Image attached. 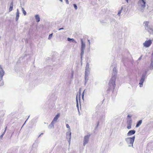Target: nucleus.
Segmentation results:
<instances>
[{"mask_svg": "<svg viewBox=\"0 0 153 153\" xmlns=\"http://www.w3.org/2000/svg\"><path fill=\"white\" fill-rule=\"evenodd\" d=\"M35 18L37 22H38L40 21V18L38 15H36L35 16Z\"/></svg>", "mask_w": 153, "mask_h": 153, "instance_id": "6ab92c4d", "label": "nucleus"}, {"mask_svg": "<svg viewBox=\"0 0 153 153\" xmlns=\"http://www.w3.org/2000/svg\"><path fill=\"white\" fill-rule=\"evenodd\" d=\"M53 34V33H52L49 35L48 38V39H51V38L52 37Z\"/></svg>", "mask_w": 153, "mask_h": 153, "instance_id": "cd10ccee", "label": "nucleus"}, {"mask_svg": "<svg viewBox=\"0 0 153 153\" xmlns=\"http://www.w3.org/2000/svg\"><path fill=\"white\" fill-rule=\"evenodd\" d=\"M142 120H140L139 121H138L137 123L136 126V127L137 128L140 125L142 124Z\"/></svg>", "mask_w": 153, "mask_h": 153, "instance_id": "a211bd4d", "label": "nucleus"}, {"mask_svg": "<svg viewBox=\"0 0 153 153\" xmlns=\"http://www.w3.org/2000/svg\"><path fill=\"white\" fill-rule=\"evenodd\" d=\"M85 90H84L83 92V93L82 94V99H83V98H84V92H85Z\"/></svg>", "mask_w": 153, "mask_h": 153, "instance_id": "2f4dec72", "label": "nucleus"}, {"mask_svg": "<svg viewBox=\"0 0 153 153\" xmlns=\"http://www.w3.org/2000/svg\"><path fill=\"white\" fill-rule=\"evenodd\" d=\"M37 146L36 144H33L32 147V148L30 151V153H36L37 151Z\"/></svg>", "mask_w": 153, "mask_h": 153, "instance_id": "1a4fd4ad", "label": "nucleus"}, {"mask_svg": "<svg viewBox=\"0 0 153 153\" xmlns=\"http://www.w3.org/2000/svg\"><path fill=\"white\" fill-rule=\"evenodd\" d=\"M125 0L126 1V2H128V0Z\"/></svg>", "mask_w": 153, "mask_h": 153, "instance_id": "49530a36", "label": "nucleus"}, {"mask_svg": "<svg viewBox=\"0 0 153 153\" xmlns=\"http://www.w3.org/2000/svg\"><path fill=\"white\" fill-rule=\"evenodd\" d=\"M3 137V136H2V135H1L0 136V139H2V137Z\"/></svg>", "mask_w": 153, "mask_h": 153, "instance_id": "79ce46f5", "label": "nucleus"}, {"mask_svg": "<svg viewBox=\"0 0 153 153\" xmlns=\"http://www.w3.org/2000/svg\"><path fill=\"white\" fill-rule=\"evenodd\" d=\"M66 127L67 128H69L68 129V131L70 130V126H69V125L68 124H67L66 125Z\"/></svg>", "mask_w": 153, "mask_h": 153, "instance_id": "7c9ffc66", "label": "nucleus"}, {"mask_svg": "<svg viewBox=\"0 0 153 153\" xmlns=\"http://www.w3.org/2000/svg\"><path fill=\"white\" fill-rule=\"evenodd\" d=\"M99 122H98V123H97V126H96V128H97L98 126L99 125Z\"/></svg>", "mask_w": 153, "mask_h": 153, "instance_id": "4c0bfd02", "label": "nucleus"}, {"mask_svg": "<svg viewBox=\"0 0 153 153\" xmlns=\"http://www.w3.org/2000/svg\"><path fill=\"white\" fill-rule=\"evenodd\" d=\"M63 29H64V28L63 27H62V28H59V29L58 30H63Z\"/></svg>", "mask_w": 153, "mask_h": 153, "instance_id": "c9c22d12", "label": "nucleus"}, {"mask_svg": "<svg viewBox=\"0 0 153 153\" xmlns=\"http://www.w3.org/2000/svg\"><path fill=\"white\" fill-rule=\"evenodd\" d=\"M90 136V135L89 134H87L85 136L83 140V145L84 146H85L88 143L89 141V139Z\"/></svg>", "mask_w": 153, "mask_h": 153, "instance_id": "423d86ee", "label": "nucleus"}, {"mask_svg": "<svg viewBox=\"0 0 153 153\" xmlns=\"http://www.w3.org/2000/svg\"><path fill=\"white\" fill-rule=\"evenodd\" d=\"M123 9V7H122L121 9L118 12V13L117 14V15L118 16H120V14L121 13L122 10Z\"/></svg>", "mask_w": 153, "mask_h": 153, "instance_id": "a878e982", "label": "nucleus"}, {"mask_svg": "<svg viewBox=\"0 0 153 153\" xmlns=\"http://www.w3.org/2000/svg\"><path fill=\"white\" fill-rule=\"evenodd\" d=\"M43 134V133H41V134L38 137H39L41 135H42Z\"/></svg>", "mask_w": 153, "mask_h": 153, "instance_id": "37998d69", "label": "nucleus"}, {"mask_svg": "<svg viewBox=\"0 0 153 153\" xmlns=\"http://www.w3.org/2000/svg\"><path fill=\"white\" fill-rule=\"evenodd\" d=\"M22 12H23V13L24 14V15L25 16L26 15L27 13H26V11L24 10L23 8H22Z\"/></svg>", "mask_w": 153, "mask_h": 153, "instance_id": "393cba45", "label": "nucleus"}, {"mask_svg": "<svg viewBox=\"0 0 153 153\" xmlns=\"http://www.w3.org/2000/svg\"><path fill=\"white\" fill-rule=\"evenodd\" d=\"M4 74V71L2 68L0 67V80H2L3 76Z\"/></svg>", "mask_w": 153, "mask_h": 153, "instance_id": "9b49d317", "label": "nucleus"}, {"mask_svg": "<svg viewBox=\"0 0 153 153\" xmlns=\"http://www.w3.org/2000/svg\"><path fill=\"white\" fill-rule=\"evenodd\" d=\"M60 116V114L58 113L54 117L53 120V121H56Z\"/></svg>", "mask_w": 153, "mask_h": 153, "instance_id": "dca6fc26", "label": "nucleus"}, {"mask_svg": "<svg viewBox=\"0 0 153 153\" xmlns=\"http://www.w3.org/2000/svg\"><path fill=\"white\" fill-rule=\"evenodd\" d=\"M147 73V71H146L144 73L142 74L141 78H143L144 79L146 78V76Z\"/></svg>", "mask_w": 153, "mask_h": 153, "instance_id": "412c9836", "label": "nucleus"}, {"mask_svg": "<svg viewBox=\"0 0 153 153\" xmlns=\"http://www.w3.org/2000/svg\"><path fill=\"white\" fill-rule=\"evenodd\" d=\"M67 40L68 41L70 42H75V43L76 42V41L73 38H67Z\"/></svg>", "mask_w": 153, "mask_h": 153, "instance_id": "aec40b11", "label": "nucleus"}, {"mask_svg": "<svg viewBox=\"0 0 153 153\" xmlns=\"http://www.w3.org/2000/svg\"><path fill=\"white\" fill-rule=\"evenodd\" d=\"M66 137L67 139H71V129L70 130L66 133Z\"/></svg>", "mask_w": 153, "mask_h": 153, "instance_id": "ddd939ff", "label": "nucleus"}, {"mask_svg": "<svg viewBox=\"0 0 153 153\" xmlns=\"http://www.w3.org/2000/svg\"><path fill=\"white\" fill-rule=\"evenodd\" d=\"M138 3L140 4L142 8H144L145 7L146 2L145 0H140Z\"/></svg>", "mask_w": 153, "mask_h": 153, "instance_id": "9d476101", "label": "nucleus"}, {"mask_svg": "<svg viewBox=\"0 0 153 153\" xmlns=\"http://www.w3.org/2000/svg\"><path fill=\"white\" fill-rule=\"evenodd\" d=\"M117 69L115 67H114L113 69V71L112 74L111 78L108 83V91L111 90L113 91L115 87V81L117 76Z\"/></svg>", "mask_w": 153, "mask_h": 153, "instance_id": "f257e3e1", "label": "nucleus"}, {"mask_svg": "<svg viewBox=\"0 0 153 153\" xmlns=\"http://www.w3.org/2000/svg\"><path fill=\"white\" fill-rule=\"evenodd\" d=\"M5 131H6V130H5L4 131V132L3 133L4 134L5 132Z\"/></svg>", "mask_w": 153, "mask_h": 153, "instance_id": "a18cd8bd", "label": "nucleus"}, {"mask_svg": "<svg viewBox=\"0 0 153 153\" xmlns=\"http://www.w3.org/2000/svg\"><path fill=\"white\" fill-rule=\"evenodd\" d=\"M54 122V121H52L50 124L49 125V127L50 128H52V127H53Z\"/></svg>", "mask_w": 153, "mask_h": 153, "instance_id": "5701e85b", "label": "nucleus"}, {"mask_svg": "<svg viewBox=\"0 0 153 153\" xmlns=\"http://www.w3.org/2000/svg\"><path fill=\"white\" fill-rule=\"evenodd\" d=\"M81 52L80 53V56L81 60H82V56L84 54V50L85 48V43L83 42V40L82 39H81Z\"/></svg>", "mask_w": 153, "mask_h": 153, "instance_id": "39448f33", "label": "nucleus"}, {"mask_svg": "<svg viewBox=\"0 0 153 153\" xmlns=\"http://www.w3.org/2000/svg\"><path fill=\"white\" fill-rule=\"evenodd\" d=\"M152 44V41L151 40H146L143 43V46L146 48L149 47Z\"/></svg>", "mask_w": 153, "mask_h": 153, "instance_id": "6e6552de", "label": "nucleus"}, {"mask_svg": "<svg viewBox=\"0 0 153 153\" xmlns=\"http://www.w3.org/2000/svg\"><path fill=\"white\" fill-rule=\"evenodd\" d=\"M19 13L18 9L17 10V12L16 13V20L17 21L19 19Z\"/></svg>", "mask_w": 153, "mask_h": 153, "instance_id": "f3484780", "label": "nucleus"}, {"mask_svg": "<svg viewBox=\"0 0 153 153\" xmlns=\"http://www.w3.org/2000/svg\"><path fill=\"white\" fill-rule=\"evenodd\" d=\"M30 117V116H29L28 117V118L25 121V122L24 123V124L22 126V127L25 124L26 121L29 118V117Z\"/></svg>", "mask_w": 153, "mask_h": 153, "instance_id": "f704fd0d", "label": "nucleus"}, {"mask_svg": "<svg viewBox=\"0 0 153 153\" xmlns=\"http://www.w3.org/2000/svg\"><path fill=\"white\" fill-rule=\"evenodd\" d=\"M73 6L76 10L77 9V7L76 4H73Z\"/></svg>", "mask_w": 153, "mask_h": 153, "instance_id": "c756f323", "label": "nucleus"}, {"mask_svg": "<svg viewBox=\"0 0 153 153\" xmlns=\"http://www.w3.org/2000/svg\"><path fill=\"white\" fill-rule=\"evenodd\" d=\"M136 132V131L134 130H132L129 131L127 134L128 136H130L134 134Z\"/></svg>", "mask_w": 153, "mask_h": 153, "instance_id": "f8f14e48", "label": "nucleus"}, {"mask_svg": "<svg viewBox=\"0 0 153 153\" xmlns=\"http://www.w3.org/2000/svg\"><path fill=\"white\" fill-rule=\"evenodd\" d=\"M77 95L76 96V107L78 109L79 108V104L78 102V99H77Z\"/></svg>", "mask_w": 153, "mask_h": 153, "instance_id": "b1692460", "label": "nucleus"}, {"mask_svg": "<svg viewBox=\"0 0 153 153\" xmlns=\"http://www.w3.org/2000/svg\"><path fill=\"white\" fill-rule=\"evenodd\" d=\"M65 1H66V3L68 4H69V2H68V0H65Z\"/></svg>", "mask_w": 153, "mask_h": 153, "instance_id": "e433bc0d", "label": "nucleus"}, {"mask_svg": "<svg viewBox=\"0 0 153 153\" xmlns=\"http://www.w3.org/2000/svg\"><path fill=\"white\" fill-rule=\"evenodd\" d=\"M145 79L141 78L140 80L139 84L140 85V87H142L143 86V83L145 81Z\"/></svg>", "mask_w": 153, "mask_h": 153, "instance_id": "4468645a", "label": "nucleus"}, {"mask_svg": "<svg viewBox=\"0 0 153 153\" xmlns=\"http://www.w3.org/2000/svg\"><path fill=\"white\" fill-rule=\"evenodd\" d=\"M142 56H140L139 59H138V60H140L142 58Z\"/></svg>", "mask_w": 153, "mask_h": 153, "instance_id": "ea45409f", "label": "nucleus"}, {"mask_svg": "<svg viewBox=\"0 0 153 153\" xmlns=\"http://www.w3.org/2000/svg\"><path fill=\"white\" fill-rule=\"evenodd\" d=\"M135 139V136H133L132 137H129L125 138V141L127 142V143L129 144L128 146L130 147L131 146L130 145H131L132 147H133V144L134 141Z\"/></svg>", "mask_w": 153, "mask_h": 153, "instance_id": "7ed1b4c3", "label": "nucleus"}, {"mask_svg": "<svg viewBox=\"0 0 153 153\" xmlns=\"http://www.w3.org/2000/svg\"><path fill=\"white\" fill-rule=\"evenodd\" d=\"M2 136H4V134H1Z\"/></svg>", "mask_w": 153, "mask_h": 153, "instance_id": "8fccbe9b", "label": "nucleus"}, {"mask_svg": "<svg viewBox=\"0 0 153 153\" xmlns=\"http://www.w3.org/2000/svg\"><path fill=\"white\" fill-rule=\"evenodd\" d=\"M59 1H61V2H62V0H59Z\"/></svg>", "mask_w": 153, "mask_h": 153, "instance_id": "de8ad7c7", "label": "nucleus"}, {"mask_svg": "<svg viewBox=\"0 0 153 153\" xmlns=\"http://www.w3.org/2000/svg\"><path fill=\"white\" fill-rule=\"evenodd\" d=\"M89 74V71L85 70V85L88 79V75Z\"/></svg>", "mask_w": 153, "mask_h": 153, "instance_id": "0eeeda50", "label": "nucleus"}, {"mask_svg": "<svg viewBox=\"0 0 153 153\" xmlns=\"http://www.w3.org/2000/svg\"><path fill=\"white\" fill-rule=\"evenodd\" d=\"M113 20L114 21H115V20L114 19H113Z\"/></svg>", "mask_w": 153, "mask_h": 153, "instance_id": "09e8293b", "label": "nucleus"}, {"mask_svg": "<svg viewBox=\"0 0 153 153\" xmlns=\"http://www.w3.org/2000/svg\"><path fill=\"white\" fill-rule=\"evenodd\" d=\"M149 23L148 21H145L144 22L145 29L150 34H153V27L152 26L149 25Z\"/></svg>", "mask_w": 153, "mask_h": 153, "instance_id": "f03ea898", "label": "nucleus"}, {"mask_svg": "<svg viewBox=\"0 0 153 153\" xmlns=\"http://www.w3.org/2000/svg\"><path fill=\"white\" fill-rule=\"evenodd\" d=\"M123 143L122 142H120L119 144V146H123Z\"/></svg>", "mask_w": 153, "mask_h": 153, "instance_id": "473e14b6", "label": "nucleus"}, {"mask_svg": "<svg viewBox=\"0 0 153 153\" xmlns=\"http://www.w3.org/2000/svg\"><path fill=\"white\" fill-rule=\"evenodd\" d=\"M79 100H80V97H79Z\"/></svg>", "mask_w": 153, "mask_h": 153, "instance_id": "603ef678", "label": "nucleus"}, {"mask_svg": "<svg viewBox=\"0 0 153 153\" xmlns=\"http://www.w3.org/2000/svg\"><path fill=\"white\" fill-rule=\"evenodd\" d=\"M88 43H89V45H90V40H88Z\"/></svg>", "mask_w": 153, "mask_h": 153, "instance_id": "c03bdc74", "label": "nucleus"}, {"mask_svg": "<svg viewBox=\"0 0 153 153\" xmlns=\"http://www.w3.org/2000/svg\"><path fill=\"white\" fill-rule=\"evenodd\" d=\"M71 139H69V140H68V143H69V144H70V143H71Z\"/></svg>", "mask_w": 153, "mask_h": 153, "instance_id": "58836bf2", "label": "nucleus"}, {"mask_svg": "<svg viewBox=\"0 0 153 153\" xmlns=\"http://www.w3.org/2000/svg\"><path fill=\"white\" fill-rule=\"evenodd\" d=\"M151 62L153 63V56H152L151 59Z\"/></svg>", "mask_w": 153, "mask_h": 153, "instance_id": "72a5a7b5", "label": "nucleus"}, {"mask_svg": "<svg viewBox=\"0 0 153 153\" xmlns=\"http://www.w3.org/2000/svg\"><path fill=\"white\" fill-rule=\"evenodd\" d=\"M85 70L89 71V63L88 62L86 64Z\"/></svg>", "mask_w": 153, "mask_h": 153, "instance_id": "4be33fe9", "label": "nucleus"}, {"mask_svg": "<svg viewBox=\"0 0 153 153\" xmlns=\"http://www.w3.org/2000/svg\"><path fill=\"white\" fill-rule=\"evenodd\" d=\"M4 84V82L2 80H0V86L3 85Z\"/></svg>", "mask_w": 153, "mask_h": 153, "instance_id": "bb28decb", "label": "nucleus"}, {"mask_svg": "<svg viewBox=\"0 0 153 153\" xmlns=\"http://www.w3.org/2000/svg\"><path fill=\"white\" fill-rule=\"evenodd\" d=\"M13 1H12L10 3V7L9 9V12H10L12 11L13 9Z\"/></svg>", "mask_w": 153, "mask_h": 153, "instance_id": "2eb2a0df", "label": "nucleus"}, {"mask_svg": "<svg viewBox=\"0 0 153 153\" xmlns=\"http://www.w3.org/2000/svg\"><path fill=\"white\" fill-rule=\"evenodd\" d=\"M132 116L131 115H128L127 116V128L128 129H130L131 128L132 120L131 118Z\"/></svg>", "mask_w": 153, "mask_h": 153, "instance_id": "20e7f679", "label": "nucleus"}, {"mask_svg": "<svg viewBox=\"0 0 153 153\" xmlns=\"http://www.w3.org/2000/svg\"><path fill=\"white\" fill-rule=\"evenodd\" d=\"M80 89L79 90V96H80V95L81 94V92L80 91Z\"/></svg>", "mask_w": 153, "mask_h": 153, "instance_id": "a19ab883", "label": "nucleus"}, {"mask_svg": "<svg viewBox=\"0 0 153 153\" xmlns=\"http://www.w3.org/2000/svg\"><path fill=\"white\" fill-rule=\"evenodd\" d=\"M7 128V127H6V128H5V130H6V128Z\"/></svg>", "mask_w": 153, "mask_h": 153, "instance_id": "3c124183", "label": "nucleus"}, {"mask_svg": "<svg viewBox=\"0 0 153 153\" xmlns=\"http://www.w3.org/2000/svg\"><path fill=\"white\" fill-rule=\"evenodd\" d=\"M150 68L151 69H153V63H151L150 65Z\"/></svg>", "mask_w": 153, "mask_h": 153, "instance_id": "c85d7f7f", "label": "nucleus"}]
</instances>
